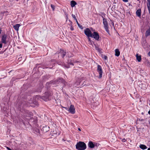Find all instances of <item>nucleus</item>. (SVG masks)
<instances>
[{
  "label": "nucleus",
  "mask_w": 150,
  "mask_h": 150,
  "mask_svg": "<svg viewBox=\"0 0 150 150\" xmlns=\"http://www.w3.org/2000/svg\"><path fill=\"white\" fill-rule=\"evenodd\" d=\"M31 106V103L23 101L19 103L18 109L22 112L28 115V116H30L33 115V113L25 109V108L27 106Z\"/></svg>",
  "instance_id": "nucleus-1"
},
{
  "label": "nucleus",
  "mask_w": 150,
  "mask_h": 150,
  "mask_svg": "<svg viewBox=\"0 0 150 150\" xmlns=\"http://www.w3.org/2000/svg\"><path fill=\"white\" fill-rule=\"evenodd\" d=\"M59 83H62L64 85L66 84V82L65 80L62 78H60L54 81H52L48 82L47 83V84H57Z\"/></svg>",
  "instance_id": "nucleus-2"
},
{
  "label": "nucleus",
  "mask_w": 150,
  "mask_h": 150,
  "mask_svg": "<svg viewBox=\"0 0 150 150\" xmlns=\"http://www.w3.org/2000/svg\"><path fill=\"white\" fill-rule=\"evenodd\" d=\"M76 149L78 150H84V142H79L76 145Z\"/></svg>",
  "instance_id": "nucleus-3"
},
{
  "label": "nucleus",
  "mask_w": 150,
  "mask_h": 150,
  "mask_svg": "<svg viewBox=\"0 0 150 150\" xmlns=\"http://www.w3.org/2000/svg\"><path fill=\"white\" fill-rule=\"evenodd\" d=\"M51 95V93L50 92H45L44 95L42 96L41 99L47 101L49 100V98Z\"/></svg>",
  "instance_id": "nucleus-4"
},
{
  "label": "nucleus",
  "mask_w": 150,
  "mask_h": 150,
  "mask_svg": "<svg viewBox=\"0 0 150 150\" xmlns=\"http://www.w3.org/2000/svg\"><path fill=\"white\" fill-rule=\"evenodd\" d=\"M103 23L104 25V28L106 31L108 33V34L110 35L109 31L108 29V23L107 19L105 18H103Z\"/></svg>",
  "instance_id": "nucleus-5"
},
{
  "label": "nucleus",
  "mask_w": 150,
  "mask_h": 150,
  "mask_svg": "<svg viewBox=\"0 0 150 150\" xmlns=\"http://www.w3.org/2000/svg\"><path fill=\"white\" fill-rule=\"evenodd\" d=\"M97 71L98 72L99 74L98 77L100 79L102 77L103 71L101 67L99 65H98L97 66Z\"/></svg>",
  "instance_id": "nucleus-6"
},
{
  "label": "nucleus",
  "mask_w": 150,
  "mask_h": 150,
  "mask_svg": "<svg viewBox=\"0 0 150 150\" xmlns=\"http://www.w3.org/2000/svg\"><path fill=\"white\" fill-rule=\"evenodd\" d=\"M92 36L91 37L92 38H93L96 40H98L99 38V35L98 33L96 32H94L93 34H92Z\"/></svg>",
  "instance_id": "nucleus-7"
},
{
  "label": "nucleus",
  "mask_w": 150,
  "mask_h": 150,
  "mask_svg": "<svg viewBox=\"0 0 150 150\" xmlns=\"http://www.w3.org/2000/svg\"><path fill=\"white\" fill-rule=\"evenodd\" d=\"M68 111L71 113L74 114L75 113V109L74 106L73 105H71L69 108L68 110Z\"/></svg>",
  "instance_id": "nucleus-8"
},
{
  "label": "nucleus",
  "mask_w": 150,
  "mask_h": 150,
  "mask_svg": "<svg viewBox=\"0 0 150 150\" xmlns=\"http://www.w3.org/2000/svg\"><path fill=\"white\" fill-rule=\"evenodd\" d=\"M85 34L88 37H91L92 35L91 31L88 28L85 30Z\"/></svg>",
  "instance_id": "nucleus-9"
},
{
  "label": "nucleus",
  "mask_w": 150,
  "mask_h": 150,
  "mask_svg": "<svg viewBox=\"0 0 150 150\" xmlns=\"http://www.w3.org/2000/svg\"><path fill=\"white\" fill-rule=\"evenodd\" d=\"M7 37V35L5 34L2 35L1 39V42L2 43H4L5 44H6L8 42L7 41H6Z\"/></svg>",
  "instance_id": "nucleus-10"
},
{
  "label": "nucleus",
  "mask_w": 150,
  "mask_h": 150,
  "mask_svg": "<svg viewBox=\"0 0 150 150\" xmlns=\"http://www.w3.org/2000/svg\"><path fill=\"white\" fill-rule=\"evenodd\" d=\"M33 130L34 133L38 136H40L41 135L40 130L38 129L35 127L33 128Z\"/></svg>",
  "instance_id": "nucleus-11"
},
{
  "label": "nucleus",
  "mask_w": 150,
  "mask_h": 150,
  "mask_svg": "<svg viewBox=\"0 0 150 150\" xmlns=\"http://www.w3.org/2000/svg\"><path fill=\"white\" fill-rule=\"evenodd\" d=\"M50 127L47 126L45 125V126L43 127L42 130L43 131L44 133H45L49 130Z\"/></svg>",
  "instance_id": "nucleus-12"
},
{
  "label": "nucleus",
  "mask_w": 150,
  "mask_h": 150,
  "mask_svg": "<svg viewBox=\"0 0 150 150\" xmlns=\"http://www.w3.org/2000/svg\"><path fill=\"white\" fill-rule=\"evenodd\" d=\"M20 26V25L19 24H16L13 26L15 30L18 31L19 30V27Z\"/></svg>",
  "instance_id": "nucleus-13"
},
{
  "label": "nucleus",
  "mask_w": 150,
  "mask_h": 150,
  "mask_svg": "<svg viewBox=\"0 0 150 150\" xmlns=\"http://www.w3.org/2000/svg\"><path fill=\"white\" fill-rule=\"evenodd\" d=\"M59 54L62 56V57L63 58L66 55V52L64 50H61Z\"/></svg>",
  "instance_id": "nucleus-14"
},
{
  "label": "nucleus",
  "mask_w": 150,
  "mask_h": 150,
  "mask_svg": "<svg viewBox=\"0 0 150 150\" xmlns=\"http://www.w3.org/2000/svg\"><path fill=\"white\" fill-rule=\"evenodd\" d=\"M141 9H139L136 12L137 15L139 16L140 17L141 15Z\"/></svg>",
  "instance_id": "nucleus-15"
},
{
  "label": "nucleus",
  "mask_w": 150,
  "mask_h": 150,
  "mask_svg": "<svg viewBox=\"0 0 150 150\" xmlns=\"http://www.w3.org/2000/svg\"><path fill=\"white\" fill-rule=\"evenodd\" d=\"M70 4L72 7H74L76 4V2L72 0L70 2Z\"/></svg>",
  "instance_id": "nucleus-16"
},
{
  "label": "nucleus",
  "mask_w": 150,
  "mask_h": 150,
  "mask_svg": "<svg viewBox=\"0 0 150 150\" xmlns=\"http://www.w3.org/2000/svg\"><path fill=\"white\" fill-rule=\"evenodd\" d=\"M88 146L91 148H93L95 146L94 144H93V142L91 141L89 142L88 143Z\"/></svg>",
  "instance_id": "nucleus-17"
},
{
  "label": "nucleus",
  "mask_w": 150,
  "mask_h": 150,
  "mask_svg": "<svg viewBox=\"0 0 150 150\" xmlns=\"http://www.w3.org/2000/svg\"><path fill=\"white\" fill-rule=\"evenodd\" d=\"M115 55L117 56H119L120 54V52L118 49H116L115 50Z\"/></svg>",
  "instance_id": "nucleus-18"
},
{
  "label": "nucleus",
  "mask_w": 150,
  "mask_h": 150,
  "mask_svg": "<svg viewBox=\"0 0 150 150\" xmlns=\"http://www.w3.org/2000/svg\"><path fill=\"white\" fill-rule=\"evenodd\" d=\"M136 58L138 62H141V55H138V54H137L136 55Z\"/></svg>",
  "instance_id": "nucleus-19"
},
{
  "label": "nucleus",
  "mask_w": 150,
  "mask_h": 150,
  "mask_svg": "<svg viewBox=\"0 0 150 150\" xmlns=\"http://www.w3.org/2000/svg\"><path fill=\"white\" fill-rule=\"evenodd\" d=\"M139 147L141 149L143 150L146 149L147 148V147L146 146L142 144L140 145L139 146Z\"/></svg>",
  "instance_id": "nucleus-20"
},
{
  "label": "nucleus",
  "mask_w": 150,
  "mask_h": 150,
  "mask_svg": "<svg viewBox=\"0 0 150 150\" xmlns=\"http://www.w3.org/2000/svg\"><path fill=\"white\" fill-rule=\"evenodd\" d=\"M145 35L146 37L150 35V28L146 31Z\"/></svg>",
  "instance_id": "nucleus-21"
},
{
  "label": "nucleus",
  "mask_w": 150,
  "mask_h": 150,
  "mask_svg": "<svg viewBox=\"0 0 150 150\" xmlns=\"http://www.w3.org/2000/svg\"><path fill=\"white\" fill-rule=\"evenodd\" d=\"M41 97L42 96H41L40 95H37L35 96V99L37 100L39 99L40 98L41 99Z\"/></svg>",
  "instance_id": "nucleus-22"
},
{
  "label": "nucleus",
  "mask_w": 150,
  "mask_h": 150,
  "mask_svg": "<svg viewBox=\"0 0 150 150\" xmlns=\"http://www.w3.org/2000/svg\"><path fill=\"white\" fill-rule=\"evenodd\" d=\"M147 6L149 13H150V4H147Z\"/></svg>",
  "instance_id": "nucleus-23"
},
{
  "label": "nucleus",
  "mask_w": 150,
  "mask_h": 150,
  "mask_svg": "<svg viewBox=\"0 0 150 150\" xmlns=\"http://www.w3.org/2000/svg\"><path fill=\"white\" fill-rule=\"evenodd\" d=\"M51 7L52 8V9L53 11H54V6L53 4L51 5Z\"/></svg>",
  "instance_id": "nucleus-24"
},
{
  "label": "nucleus",
  "mask_w": 150,
  "mask_h": 150,
  "mask_svg": "<svg viewBox=\"0 0 150 150\" xmlns=\"http://www.w3.org/2000/svg\"><path fill=\"white\" fill-rule=\"evenodd\" d=\"M69 26H70V30L72 31L73 30H74V29L72 27V24H70Z\"/></svg>",
  "instance_id": "nucleus-25"
},
{
  "label": "nucleus",
  "mask_w": 150,
  "mask_h": 150,
  "mask_svg": "<svg viewBox=\"0 0 150 150\" xmlns=\"http://www.w3.org/2000/svg\"><path fill=\"white\" fill-rule=\"evenodd\" d=\"M72 16L73 17V18L75 20H76V16L74 15L73 14H72Z\"/></svg>",
  "instance_id": "nucleus-26"
},
{
  "label": "nucleus",
  "mask_w": 150,
  "mask_h": 150,
  "mask_svg": "<svg viewBox=\"0 0 150 150\" xmlns=\"http://www.w3.org/2000/svg\"><path fill=\"white\" fill-rule=\"evenodd\" d=\"M78 26L81 29H83V26L82 25H81L80 24Z\"/></svg>",
  "instance_id": "nucleus-27"
},
{
  "label": "nucleus",
  "mask_w": 150,
  "mask_h": 150,
  "mask_svg": "<svg viewBox=\"0 0 150 150\" xmlns=\"http://www.w3.org/2000/svg\"><path fill=\"white\" fill-rule=\"evenodd\" d=\"M62 107L64 109H65L66 110H68L69 109H68V108L67 107H62Z\"/></svg>",
  "instance_id": "nucleus-28"
},
{
  "label": "nucleus",
  "mask_w": 150,
  "mask_h": 150,
  "mask_svg": "<svg viewBox=\"0 0 150 150\" xmlns=\"http://www.w3.org/2000/svg\"><path fill=\"white\" fill-rule=\"evenodd\" d=\"M104 58L105 59H107V57L106 56H104Z\"/></svg>",
  "instance_id": "nucleus-29"
},
{
  "label": "nucleus",
  "mask_w": 150,
  "mask_h": 150,
  "mask_svg": "<svg viewBox=\"0 0 150 150\" xmlns=\"http://www.w3.org/2000/svg\"><path fill=\"white\" fill-rule=\"evenodd\" d=\"M122 1L124 2H128V0H122Z\"/></svg>",
  "instance_id": "nucleus-30"
},
{
  "label": "nucleus",
  "mask_w": 150,
  "mask_h": 150,
  "mask_svg": "<svg viewBox=\"0 0 150 150\" xmlns=\"http://www.w3.org/2000/svg\"><path fill=\"white\" fill-rule=\"evenodd\" d=\"M65 13V15H66V16H68V14L65 12H64Z\"/></svg>",
  "instance_id": "nucleus-31"
},
{
  "label": "nucleus",
  "mask_w": 150,
  "mask_h": 150,
  "mask_svg": "<svg viewBox=\"0 0 150 150\" xmlns=\"http://www.w3.org/2000/svg\"><path fill=\"white\" fill-rule=\"evenodd\" d=\"M76 20V22L77 23V24H78V25H79V23L78 22V21H77V19H76V20Z\"/></svg>",
  "instance_id": "nucleus-32"
},
{
  "label": "nucleus",
  "mask_w": 150,
  "mask_h": 150,
  "mask_svg": "<svg viewBox=\"0 0 150 150\" xmlns=\"http://www.w3.org/2000/svg\"><path fill=\"white\" fill-rule=\"evenodd\" d=\"M126 141V140H125V139H122V141L123 142H125Z\"/></svg>",
  "instance_id": "nucleus-33"
},
{
  "label": "nucleus",
  "mask_w": 150,
  "mask_h": 150,
  "mask_svg": "<svg viewBox=\"0 0 150 150\" xmlns=\"http://www.w3.org/2000/svg\"><path fill=\"white\" fill-rule=\"evenodd\" d=\"M2 47V44L1 43L0 44V48H1Z\"/></svg>",
  "instance_id": "nucleus-34"
},
{
  "label": "nucleus",
  "mask_w": 150,
  "mask_h": 150,
  "mask_svg": "<svg viewBox=\"0 0 150 150\" xmlns=\"http://www.w3.org/2000/svg\"><path fill=\"white\" fill-rule=\"evenodd\" d=\"M6 148L8 150H12L10 148L8 147H6Z\"/></svg>",
  "instance_id": "nucleus-35"
},
{
  "label": "nucleus",
  "mask_w": 150,
  "mask_h": 150,
  "mask_svg": "<svg viewBox=\"0 0 150 150\" xmlns=\"http://www.w3.org/2000/svg\"><path fill=\"white\" fill-rule=\"evenodd\" d=\"M147 1L148 3H147V4H150V0H148Z\"/></svg>",
  "instance_id": "nucleus-36"
},
{
  "label": "nucleus",
  "mask_w": 150,
  "mask_h": 150,
  "mask_svg": "<svg viewBox=\"0 0 150 150\" xmlns=\"http://www.w3.org/2000/svg\"><path fill=\"white\" fill-rule=\"evenodd\" d=\"M69 64L71 65H74V64L71 62H70Z\"/></svg>",
  "instance_id": "nucleus-37"
},
{
  "label": "nucleus",
  "mask_w": 150,
  "mask_h": 150,
  "mask_svg": "<svg viewBox=\"0 0 150 150\" xmlns=\"http://www.w3.org/2000/svg\"><path fill=\"white\" fill-rule=\"evenodd\" d=\"M56 131H53V133L54 134H57V133H56Z\"/></svg>",
  "instance_id": "nucleus-38"
},
{
  "label": "nucleus",
  "mask_w": 150,
  "mask_h": 150,
  "mask_svg": "<svg viewBox=\"0 0 150 150\" xmlns=\"http://www.w3.org/2000/svg\"><path fill=\"white\" fill-rule=\"evenodd\" d=\"M148 55L150 57V51L148 53Z\"/></svg>",
  "instance_id": "nucleus-39"
},
{
  "label": "nucleus",
  "mask_w": 150,
  "mask_h": 150,
  "mask_svg": "<svg viewBox=\"0 0 150 150\" xmlns=\"http://www.w3.org/2000/svg\"><path fill=\"white\" fill-rule=\"evenodd\" d=\"M69 22H70V24H72V22L70 20H69Z\"/></svg>",
  "instance_id": "nucleus-40"
},
{
  "label": "nucleus",
  "mask_w": 150,
  "mask_h": 150,
  "mask_svg": "<svg viewBox=\"0 0 150 150\" xmlns=\"http://www.w3.org/2000/svg\"><path fill=\"white\" fill-rule=\"evenodd\" d=\"M66 20L67 21L68 19V16H66Z\"/></svg>",
  "instance_id": "nucleus-41"
},
{
  "label": "nucleus",
  "mask_w": 150,
  "mask_h": 150,
  "mask_svg": "<svg viewBox=\"0 0 150 150\" xmlns=\"http://www.w3.org/2000/svg\"><path fill=\"white\" fill-rule=\"evenodd\" d=\"M14 78H12V80L13 81H14Z\"/></svg>",
  "instance_id": "nucleus-42"
},
{
  "label": "nucleus",
  "mask_w": 150,
  "mask_h": 150,
  "mask_svg": "<svg viewBox=\"0 0 150 150\" xmlns=\"http://www.w3.org/2000/svg\"><path fill=\"white\" fill-rule=\"evenodd\" d=\"M148 113H149V115H150V110H149V112H148Z\"/></svg>",
  "instance_id": "nucleus-43"
},
{
  "label": "nucleus",
  "mask_w": 150,
  "mask_h": 150,
  "mask_svg": "<svg viewBox=\"0 0 150 150\" xmlns=\"http://www.w3.org/2000/svg\"><path fill=\"white\" fill-rule=\"evenodd\" d=\"M1 31H2L1 30V29H0V34L1 33Z\"/></svg>",
  "instance_id": "nucleus-44"
},
{
  "label": "nucleus",
  "mask_w": 150,
  "mask_h": 150,
  "mask_svg": "<svg viewBox=\"0 0 150 150\" xmlns=\"http://www.w3.org/2000/svg\"><path fill=\"white\" fill-rule=\"evenodd\" d=\"M86 148V144H85V149Z\"/></svg>",
  "instance_id": "nucleus-45"
},
{
  "label": "nucleus",
  "mask_w": 150,
  "mask_h": 150,
  "mask_svg": "<svg viewBox=\"0 0 150 150\" xmlns=\"http://www.w3.org/2000/svg\"><path fill=\"white\" fill-rule=\"evenodd\" d=\"M147 150H150V147Z\"/></svg>",
  "instance_id": "nucleus-46"
},
{
  "label": "nucleus",
  "mask_w": 150,
  "mask_h": 150,
  "mask_svg": "<svg viewBox=\"0 0 150 150\" xmlns=\"http://www.w3.org/2000/svg\"><path fill=\"white\" fill-rule=\"evenodd\" d=\"M78 130H79V131H81V129H80V128H79V129H78Z\"/></svg>",
  "instance_id": "nucleus-47"
},
{
  "label": "nucleus",
  "mask_w": 150,
  "mask_h": 150,
  "mask_svg": "<svg viewBox=\"0 0 150 150\" xmlns=\"http://www.w3.org/2000/svg\"><path fill=\"white\" fill-rule=\"evenodd\" d=\"M88 40H90V38H89V37L88 38Z\"/></svg>",
  "instance_id": "nucleus-48"
},
{
  "label": "nucleus",
  "mask_w": 150,
  "mask_h": 150,
  "mask_svg": "<svg viewBox=\"0 0 150 150\" xmlns=\"http://www.w3.org/2000/svg\"><path fill=\"white\" fill-rule=\"evenodd\" d=\"M38 65H39V64H36V67H37V66Z\"/></svg>",
  "instance_id": "nucleus-49"
},
{
  "label": "nucleus",
  "mask_w": 150,
  "mask_h": 150,
  "mask_svg": "<svg viewBox=\"0 0 150 150\" xmlns=\"http://www.w3.org/2000/svg\"><path fill=\"white\" fill-rule=\"evenodd\" d=\"M65 67L67 68H68L69 67H66V66H65Z\"/></svg>",
  "instance_id": "nucleus-50"
},
{
  "label": "nucleus",
  "mask_w": 150,
  "mask_h": 150,
  "mask_svg": "<svg viewBox=\"0 0 150 150\" xmlns=\"http://www.w3.org/2000/svg\"><path fill=\"white\" fill-rule=\"evenodd\" d=\"M11 71H10L9 72H8V73H10V72Z\"/></svg>",
  "instance_id": "nucleus-51"
},
{
  "label": "nucleus",
  "mask_w": 150,
  "mask_h": 150,
  "mask_svg": "<svg viewBox=\"0 0 150 150\" xmlns=\"http://www.w3.org/2000/svg\"><path fill=\"white\" fill-rule=\"evenodd\" d=\"M6 49L5 50H4V51H6Z\"/></svg>",
  "instance_id": "nucleus-52"
},
{
  "label": "nucleus",
  "mask_w": 150,
  "mask_h": 150,
  "mask_svg": "<svg viewBox=\"0 0 150 150\" xmlns=\"http://www.w3.org/2000/svg\"><path fill=\"white\" fill-rule=\"evenodd\" d=\"M27 0V1H29V0Z\"/></svg>",
  "instance_id": "nucleus-53"
},
{
  "label": "nucleus",
  "mask_w": 150,
  "mask_h": 150,
  "mask_svg": "<svg viewBox=\"0 0 150 150\" xmlns=\"http://www.w3.org/2000/svg\"><path fill=\"white\" fill-rule=\"evenodd\" d=\"M27 0V1H29V0Z\"/></svg>",
  "instance_id": "nucleus-54"
},
{
  "label": "nucleus",
  "mask_w": 150,
  "mask_h": 150,
  "mask_svg": "<svg viewBox=\"0 0 150 150\" xmlns=\"http://www.w3.org/2000/svg\"><path fill=\"white\" fill-rule=\"evenodd\" d=\"M149 47H150V45H149Z\"/></svg>",
  "instance_id": "nucleus-55"
}]
</instances>
